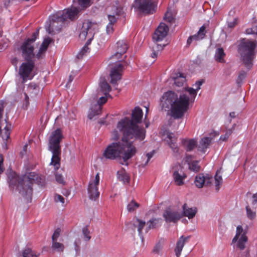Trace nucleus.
Returning <instances> with one entry per match:
<instances>
[{"label": "nucleus", "mask_w": 257, "mask_h": 257, "mask_svg": "<svg viewBox=\"0 0 257 257\" xmlns=\"http://www.w3.org/2000/svg\"><path fill=\"white\" fill-rule=\"evenodd\" d=\"M162 220L161 218H152L147 223L148 226L146 229V232L151 228H156L160 226L162 224Z\"/></svg>", "instance_id": "c756f323"}, {"label": "nucleus", "mask_w": 257, "mask_h": 257, "mask_svg": "<svg viewBox=\"0 0 257 257\" xmlns=\"http://www.w3.org/2000/svg\"><path fill=\"white\" fill-rule=\"evenodd\" d=\"M106 12L109 23L106 27V31L107 34H111L114 31V24L117 22L118 17L123 14V11L120 7L112 6L106 8Z\"/></svg>", "instance_id": "1a4fd4ad"}, {"label": "nucleus", "mask_w": 257, "mask_h": 257, "mask_svg": "<svg viewBox=\"0 0 257 257\" xmlns=\"http://www.w3.org/2000/svg\"><path fill=\"white\" fill-rule=\"evenodd\" d=\"M167 223H176L183 217L182 210L178 206H170L166 208L163 214Z\"/></svg>", "instance_id": "9d476101"}, {"label": "nucleus", "mask_w": 257, "mask_h": 257, "mask_svg": "<svg viewBox=\"0 0 257 257\" xmlns=\"http://www.w3.org/2000/svg\"><path fill=\"white\" fill-rule=\"evenodd\" d=\"M206 34L205 27L201 26L197 34L190 36L187 40V44L190 45L193 41H199L205 37Z\"/></svg>", "instance_id": "b1692460"}, {"label": "nucleus", "mask_w": 257, "mask_h": 257, "mask_svg": "<svg viewBox=\"0 0 257 257\" xmlns=\"http://www.w3.org/2000/svg\"><path fill=\"white\" fill-rule=\"evenodd\" d=\"M165 46V45H164L163 46H162L161 45L156 44L153 47L155 48V50H156V51H157V52H159V51H161L162 50H163V49Z\"/></svg>", "instance_id": "13d9d810"}, {"label": "nucleus", "mask_w": 257, "mask_h": 257, "mask_svg": "<svg viewBox=\"0 0 257 257\" xmlns=\"http://www.w3.org/2000/svg\"><path fill=\"white\" fill-rule=\"evenodd\" d=\"M45 176L33 173V182H34L39 185L43 186L45 184Z\"/></svg>", "instance_id": "4c0bfd02"}, {"label": "nucleus", "mask_w": 257, "mask_h": 257, "mask_svg": "<svg viewBox=\"0 0 257 257\" xmlns=\"http://www.w3.org/2000/svg\"><path fill=\"white\" fill-rule=\"evenodd\" d=\"M143 112L142 109L139 106L135 107L134 109L132 111V119H130L127 117H124L123 119L126 118H128L133 123V124L139 128L142 129L145 132V137L146 136V131L143 127L139 126L137 123L141 122L143 117Z\"/></svg>", "instance_id": "6ab92c4d"}, {"label": "nucleus", "mask_w": 257, "mask_h": 257, "mask_svg": "<svg viewBox=\"0 0 257 257\" xmlns=\"http://www.w3.org/2000/svg\"><path fill=\"white\" fill-rule=\"evenodd\" d=\"M10 186L16 187L17 190L28 202H31L32 196V168L25 167L24 174L20 177L11 169L7 170Z\"/></svg>", "instance_id": "7ed1b4c3"}, {"label": "nucleus", "mask_w": 257, "mask_h": 257, "mask_svg": "<svg viewBox=\"0 0 257 257\" xmlns=\"http://www.w3.org/2000/svg\"><path fill=\"white\" fill-rule=\"evenodd\" d=\"M203 83L202 80L197 81L194 85L196 86V89L186 87L183 88L188 92L189 97L184 93L178 96L172 91L165 92L160 98L162 108L165 110H170L171 115L175 119L181 118L188 109L189 103L194 101L197 95V91L200 89V86Z\"/></svg>", "instance_id": "f03ea898"}, {"label": "nucleus", "mask_w": 257, "mask_h": 257, "mask_svg": "<svg viewBox=\"0 0 257 257\" xmlns=\"http://www.w3.org/2000/svg\"><path fill=\"white\" fill-rule=\"evenodd\" d=\"M22 55L28 62L23 63L20 67L19 75L25 83L32 78V39L29 38L24 42L22 46Z\"/></svg>", "instance_id": "39448f33"}, {"label": "nucleus", "mask_w": 257, "mask_h": 257, "mask_svg": "<svg viewBox=\"0 0 257 257\" xmlns=\"http://www.w3.org/2000/svg\"><path fill=\"white\" fill-rule=\"evenodd\" d=\"M55 179L57 182L60 184L64 185L65 184L64 178L61 174L56 173L55 174Z\"/></svg>", "instance_id": "3c124183"}, {"label": "nucleus", "mask_w": 257, "mask_h": 257, "mask_svg": "<svg viewBox=\"0 0 257 257\" xmlns=\"http://www.w3.org/2000/svg\"><path fill=\"white\" fill-rule=\"evenodd\" d=\"M62 138V136L60 129L53 131L49 138V150L53 154L50 165L53 166L55 171L60 167L61 150L60 143Z\"/></svg>", "instance_id": "0eeeda50"}, {"label": "nucleus", "mask_w": 257, "mask_h": 257, "mask_svg": "<svg viewBox=\"0 0 257 257\" xmlns=\"http://www.w3.org/2000/svg\"><path fill=\"white\" fill-rule=\"evenodd\" d=\"M229 115L231 118H235V112H231L229 113Z\"/></svg>", "instance_id": "69168bd1"}, {"label": "nucleus", "mask_w": 257, "mask_h": 257, "mask_svg": "<svg viewBox=\"0 0 257 257\" xmlns=\"http://www.w3.org/2000/svg\"><path fill=\"white\" fill-rule=\"evenodd\" d=\"M162 244L160 242H158L154 246L153 251L154 253H158L162 248Z\"/></svg>", "instance_id": "4d7b16f0"}, {"label": "nucleus", "mask_w": 257, "mask_h": 257, "mask_svg": "<svg viewBox=\"0 0 257 257\" xmlns=\"http://www.w3.org/2000/svg\"><path fill=\"white\" fill-rule=\"evenodd\" d=\"M251 196V204L254 206L257 203V192L252 194L250 192H247L246 196L248 197Z\"/></svg>", "instance_id": "37998d69"}, {"label": "nucleus", "mask_w": 257, "mask_h": 257, "mask_svg": "<svg viewBox=\"0 0 257 257\" xmlns=\"http://www.w3.org/2000/svg\"><path fill=\"white\" fill-rule=\"evenodd\" d=\"M24 257H32V251L31 248H27L23 252Z\"/></svg>", "instance_id": "6e6d98bb"}, {"label": "nucleus", "mask_w": 257, "mask_h": 257, "mask_svg": "<svg viewBox=\"0 0 257 257\" xmlns=\"http://www.w3.org/2000/svg\"><path fill=\"white\" fill-rule=\"evenodd\" d=\"M164 19L166 21L172 23L174 21V18L172 16L171 13L167 12L164 16Z\"/></svg>", "instance_id": "603ef678"}, {"label": "nucleus", "mask_w": 257, "mask_h": 257, "mask_svg": "<svg viewBox=\"0 0 257 257\" xmlns=\"http://www.w3.org/2000/svg\"><path fill=\"white\" fill-rule=\"evenodd\" d=\"M27 147H28V145L26 144L24 146V148H23V150L25 151V153H27Z\"/></svg>", "instance_id": "338daca9"}, {"label": "nucleus", "mask_w": 257, "mask_h": 257, "mask_svg": "<svg viewBox=\"0 0 257 257\" xmlns=\"http://www.w3.org/2000/svg\"><path fill=\"white\" fill-rule=\"evenodd\" d=\"M225 56V53L222 48H218L216 50L215 54V60L219 62H223L224 61L223 58Z\"/></svg>", "instance_id": "58836bf2"}, {"label": "nucleus", "mask_w": 257, "mask_h": 257, "mask_svg": "<svg viewBox=\"0 0 257 257\" xmlns=\"http://www.w3.org/2000/svg\"><path fill=\"white\" fill-rule=\"evenodd\" d=\"M245 75H246L245 72L244 71H242V72H240L239 76H238V78L240 79L244 78L245 76Z\"/></svg>", "instance_id": "e2e57ef3"}, {"label": "nucleus", "mask_w": 257, "mask_h": 257, "mask_svg": "<svg viewBox=\"0 0 257 257\" xmlns=\"http://www.w3.org/2000/svg\"><path fill=\"white\" fill-rule=\"evenodd\" d=\"M99 179V175L97 173L95 177V180L89 183L87 188L88 197L92 200H97L99 196L100 193L98 190Z\"/></svg>", "instance_id": "4468645a"}, {"label": "nucleus", "mask_w": 257, "mask_h": 257, "mask_svg": "<svg viewBox=\"0 0 257 257\" xmlns=\"http://www.w3.org/2000/svg\"><path fill=\"white\" fill-rule=\"evenodd\" d=\"M172 77L174 80L175 85L178 87L183 86L186 81V78L184 74L180 72L174 74Z\"/></svg>", "instance_id": "c85d7f7f"}, {"label": "nucleus", "mask_w": 257, "mask_h": 257, "mask_svg": "<svg viewBox=\"0 0 257 257\" xmlns=\"http://www.w3.org/2000/svg\"><path fill=\"white\" fill-rule=\"evenodd\" d=\"M74 244H75V250L77 251V250H78V248H79V247H78V245H77V244L76 242H74Z\"/></svg>", "instance_id": "774afa93"}, {"label": "nucleus", "mask_w": 257, "mask_h": 257, "mask_svg": "<svg viewBox=\"0 0 257 257\" xmlns=\"http://www.w3.org/2000/svg\"><path fill=\"white\" fill-rule=\"evenodd\" d=\"M192 157L190 155H187L185 161L189 165V168L194 172H198L200 170V166L199 165V162L197 161H192Z\"/></svg>", "instance_id": "bb28decb"}, {"label": "nucleus", "mask_w": 257, "mask_h": 257, "mask_svg": "<svg viewBox=\"0 0 257 257\" xmlns=\"http://www.w3.org/2000/svg\"><path fill=\"white\" fill-rule=\"evenodd\" d=\"M133 225L135 227H137L139 235L143 239L142 229L144 228L146 225V222L139 219H136L133 220Z\"/></svg>", "instance_id": "473e14b6"}, {"label": "nucleus", "mask_w": 257, "mask_h": 257, "mask_svg": "<svg viewBox=\"0 0 257 257\" xmlns=\"http://www.w3.org/2000/svg\"><path fill=\"white\" fill-rule=\"evenodd\" d=\"M60 232H61V229L59 228H57L55 230V231L52 236V242L57 241V239H58L59 236H60Z\"/></svg>", "instance_id": "8fccbe9b"}, {"label": "nucleus", "mask_w": 257, "mask_h": 257, "mask_svg": "<svg viewBox=\"0 0 257 257\" xmlns=\"http://www.w3.org/2000/svg\"><path fill=\"white\" fill-rule=\"evenodd\" d=\"M220 174V171L218 170L214 176L215 190L216 191H219L223 182L222 176Z\"/></svg>", "instance_id": "c9c22d12"}, {"label": "nucleus", "mask_w": 257, "mask_h": 257, "mask_svg": "<svg viewBox=\"0 0 257 257\" xmlns=\"http://www.w3.org/2000/svg\"><path fill=\"white\" fill-rule=\"evenodd\" d=\"M257 41L251 39H242L238 46V52L244 65L248 68L252 66V62L255 55Z\"/></svg>", "instance_id": "423d86ee"}, {"label": "nucleus", "mask_w": 257, "mask_h": 257, "mask_svg": "<svg viewBox=\"0 0 257 257\" xmlns=\"http://www.w3.org/2000/svg\"><path fill=\"white\" fill-rule=\"evenodd\" d=\"M100 90L105 95V96H109V92L111 90V87L109 84L104 79L101 80L99 83Z\"/></svg>", "instance_id": "2f4dec72"}, {"label": "nucleus", "mask_w": 257, "mask_h": 257, "mask_svg": "<svg viewBox=\"0 0 257 257\" xmlns=\"http://www.w3.org/2000/svg\"><path fill=\"white\" fill-rule=\"evenodd\" d=\"M51 247L53 250L59 252H63L65 248L63 243L57 241L52 242Z\"/></svg>", "instance_id": "ea45409f"}, {"label": "nucleus", "mask_w": 257, "mask_h": 257, "mask_svg": "<svg viewBox=\"0 0 257 257\" xmlns=\"http://www.w3.org/2000/svg\"><path fill=\"white\" fill-rule=\"evenodd\" d=\"M255 209L256 207H254L253 206H252L251 208L248 204L246 205V216L249 219L253 220L255 218L256 215Z\"/></svg>", "instance_id": "f704fd0d"}, {"label": "nucleus", "mask_w": 257, "mask_h": 257, "mask_svg": "<svg viewBox=\"0 0 257 257\" xmlns=\"http://www.w3.org/2000/svg\"><path fill=\"white\" fill-rule=\"evenodd\" d=\"M82 233L84 235V239L85 240L88 241L90 239L91 236L89 235L90 232L87 226L83 228Z\"/></svg>", "instance_id": "de8ad7c7"}, {"label": "nucleus", "mask_w": 257, "mask_h": 257, "mask_svg": "<svg viewBox=\"0 0 257 257\" xmlns=\"http://www.w3.org/2000/svg\"><path fill=\"white\" fill-rule=\"evenodd\" d=\"M79 12V9L73 7L54 14L50 17V21L46 26L47 31L49 34L59 32L64 22L68 19L71 20L76 19Z\"/></svg>", "instance_id": "20e7f679"}, {"label": "nucleus", "mask_w": 257, "mask_h": 257, "mask_svg": "<svg viewBox=\"0 0 257 257\" xmlns=\"http://www.w3.org/2000/svg\"><path fill=\"white\" fill-rule=\"evenodd\" d=\"M154 154V151L147 153L144 157H143L142 159H143V160H145L146 158H147V160L145 161L143 160L141 163V165L143 167L147 165L150 159L153 157Z\"/></svg>", "instance_id": "a19ab883"}, {"label": "nucleus", "mask_w": 257, "mask_h": 257, "mask_svg": "<svg viewBox=\"0 0 257 257\" xmlns=\"http://www.w3.org/2000/svg\"><path fill=\"white\" fill-rule=\"evenodd\" d=\"M212 177L208 175L206 176L203 174L197 175L194 181L195 186L198 188H201L204 186H209L212 184Z\"/></svg>", "instance_id": "a211bd4d"}, {"label": "nucleus", "mask_w": 257, "mask_h": 257, "mask_svg": "<svg viewBox=\"0 0 257 257\" xmlns=\"http://www.w3.org/2000/svg\"><path fill=\"white\" fill-rule=\"evenodd\" d=\"M153 52L152 53L151 56H152V58H156L157 57L158 54V52L156 51V50H155V48L154 47H153Z\"/></svg>", "instance_id": "052dcab7"}, {"label": "nucleus", "mask_w": 257, "mask_h": 257, "mask_svg": "<svg viewBox=\"0 0 257 257\" xmlns=\"http://www.w3.org/2000/svg\"><path fill=\"white\" fill-rule=\"evenodd\" d=\"M212 141V138L204 137L201 139L198 146L199 151L205 153L206 149L210 146Z\"/></svg>", "instance_id": "cd10ccee"}, {"label": "nucleus", "mask_w": 257, "mask_h": 257, "mask_svg": "<svg viewBox=\"0 0 257 257\" xmlns=\"http://www.w3.org/2000/svg\"><path fill=\"white\" fill-rule=\"evenodd\" d=\"M54 199L55 201L57 203L60 202L62 204H64L65 202V200L63 197L58 194H55Z\"/></svg>", "instance_id": "864d4df0"}, {"label": "nucleus", "mask_w": 257, "mask_h": 257, "mask_svg": "<svg viewBox=\"0 0 257 257\" xmlns=\"http://www.w3.org/2000/svg\"><path fill=\"white\" fill-rule=\"evenodd\" d=\"M168 31V27L165 23H161L153 36V41L155 42L162 41L167 36Z\"/></svg>", "instance_id": "f3484780"}, {"label": "nucleus", "mask_w": 257, "mask_h": 257, "mask_svg": "<svg viewBox=\"0 0 257 257\" xmlns=\"http://www.w3.org/2000/svg\"><path fill=\"white\" fill-rule=\"evenodd\" d=\"M167 141L173 152L179 154V149L176 144L177 138L173 133L169 132L167 133Z\"/></svg>", "instance_id": "5701e85b"}, {"label": "nucleus", "mask_w": 257, "mask_h": 257, "mask_svg": "<svg viewBox=\"0 0 257 257\" xmlns=\"http://www.w3.org/2000/svg\"><path fill=\"white\" fill-rule=\"evenodd\" d=\"M139 206V204L134 201H132L127 206V209L129 212L134 211Z\"/></svg>", "instance_id": "c03bdc74"}, {"label": "nucleus", "mask_w": 257, "mask_h": 257, "mask_svg": "<svg viewBox=\"0 0 257 257\" xmlns=\"http://www.w3.org/2000/svg\"><path fill=\"white\" fill-rule=\"evenodd\" d=\"M182 143L187 151H190L196 146V141L194 139L187 140H182Z\"/></svg>", "instance_id": "72a5a7b5"}, {"label": "nucleus", "mask_w": 257, "mask_h": 257, "mask_svg": "<svg viewBox=\"0 0 257 257\" xmlns=\"http://www.w3.org/2000/svg\"><path fill=\"white\" fill-rule=\"evenodd\" d=\"M99 29V25L89 20H85L80 29L79 37L81 40H87V44H90L95 34Z\"/></svg>", "instance_id": "6e6552de"}, {"label": "nucleus", "mask_w": 257, "mask_h": 257, "mask_svg": "<svg viewBox=\"0 0 257 257\" xmlns=\"http://www.w3.org/2000/svg\"><path fill=\"white\" fill-rule=\"evenodd\" d=\"M89 45V44H87V41L85 45L83 47V48L81 49L79 53L78 54V58H81L84 55H85L86 54L88 53L89 52V48L88 47V46Z\"/></svg>", "instance_id": "79ce46f5"}, {"label": "nucleus", "mask_w": 257, "mask_h": 257, "mask_svg": "<svg viewBox=\"0 0 257 257\" xmlns=\"http://www.w3.org/2000/svg\"><path fill=\"white\" fill-rule=\"evenodd\" d=\"M172 177L175 183L178 186L183 185L187 176L183 171L182 167L178 165L172 169Z\"/></svg>", "instance_id": "dca6fc26"}, {"label": "nucleus", "mask_w": 257, "mask_h": 257, "mask_svg": "<svg viewBox=\"0 0 257 257\" xmlns=\"http://www.w3.org/2000/svg\"><path fill=\"white\" fill-rule=\"evenodd\" d=\"M3 158L2 156L0 155V174H2L4 171V167L3 165Z\"/></svg>", "instance_id": "bf43d9fd"}, {"label": "nucleus", "mask_w": 257, "mask_h": 257, "mask_svg": "<svg viewBox=\"0 0 257 257\" xmlns=\"http://www.w3.org/2000/svg\"><path fill=\"white\" fill-rule=\"evenodd\" d=\"M25 103L24 104V107H25L26 108L27 107L28 105L29 104L28 99L29 97L27 94H25Z\"/></svg>", "instance_id": "680f3d73"}, {"label": "nucleus", "mask_w": 257, "mask_h": 257, "mask_svg": "<svg viewBox=\"0 0 257 257\" xmlns=\"http://www.w3.org/2000/svg\"><path fill=\"white\" fill-rule=\"evenodd\" d=\"M123 69V66L119 63L112 65L110 72V83L116 84L120 80Z\"/></svg>", "instance_id": "2eb2a0df"}, {"label": "nucleus", "mask_w": 257, "mask_h": 257, "mask_svg": "<svg viewBox=\"0 0 257 257\" xmlns=\"http://www.w3.org/2000/svg\"><path fill=\"white\" fill-rule=\"evenodd\" d=\"M238 19L237 18H233L232 21H228V27L230 28H234L237 24Z\"/></svg>", "instance_id": "5fc2aeb1"}, {"label": "nucleus", "mask_w": 257, "mask_h": 257, "mask_svg": "<svg viewBox=\"0 0 257 257\" xmlns=\"http://www.w3.org/2000/svg\"><path fill=\"white\" fill-rule=\"evenodd\" d=\"M4 103L0 101V135L4 140L9 138L11 125L8 124L6 118L3 119Z\"/></svg>", "instance_id": "ddd939ff"}, {"label": "nucleus", "mask_w": 257, "mask_h": 257, "mask_svg": "<svg viewBox=\"0 0 257 257\" xmlns=\"http://www.w3.org/2000/svg\"><path fill=\"white\" fill-rule=\"evenodd\" d=\"M247 240L246 231L243 230L242 226L238 225L236 227V234L232 239V242L236 243L237 248L240 250H243Z\"/></svg>", "instance_id": "f8f14e48"}, {"label": "nucleus", "mask_w": 257, "mask_h": 257, "mask_svg": "<svg viewBox=\"0 0 257 257\" xmlns=\"http://www.w3.org/2000/svg\"><path fill=\"white\" fill-rule=\"evenodd\" d=\"M134 7L145 14H152L156 11L157 5L154 0H135Z\"/></svg>", "instance_id": "9b49d317"}, {"label": "nucleus", "mask_w": 257, "mask_h": 257, "mask_svg": "<svg viewBox=\"0 0 257 257\" xmlns=\"http://www.w3.org/2000/svg\"><path fill=\"white\" fill-rule=\"evenodd\" d=\"M91 0H78L79 5L83 9L86 8L91 5Z\"/></svg>", "instance_id": "49530a36"}, {"label": "nucleus", "mask_w": 257, "mask_h": 257, "mask_svg": "<svg viewBox=\"0 0 257 257\" xmlns=\"http://www.w3.org/2000/svg\"><path fill=\"white\" fill-rule=\"evenodd\" d=\"M70 191L68 190H66L64 192H63V194L65 196H68L70 195Z\"/></svg>", "instance_id": "0e129e2a"}, {"label": "nucleus", "mask_w": 257, "mask_h": 257, "mask_svg": "<svg viewBox=\"0 0 257 257\" xmlns=\"http://www.w3.org/2000/svg\"><path fill=\"white\" fill-rule=\"evenodd\" d=\"M232 133V129L227 130L224 135H221L220 137V140L226 141Z\"/></svg>", "instance_id": "09e8293b"}, {"label": "nucleus", "mask_w": 257, "mask_h": 257, "mask_svg": "<svg viewBox=\"0 0 257 257\" xmlns=\"http://www.w3.org/2000/svg\"><path fill=\"white\" fill-rule=\"evenodd\" d=\"M190 238V236H184L183 235L181 236L176 243V246L175 248V254L177 257H180L183 248L185 245V244L188 241V240Z\"/></svg>", "instance_id": "4be33fe9"}, {"label": "nucleus", "mask_w": 257, "mask_h": 257, "mask_svg": "<svg viewBox=\"0 0 257 257\" xmlns=\"http://www.w3.org/2000/svg\"><path fill=\"white\" fill-rule=\"evenodd\" d=\"M128 46L125 41L120 40L116 43V53L110 57L111 59L116 60L121 58L127 50Z\"/></svg>", "instance_id": "aec40b11"}, {"label": "nucleus", "mask_w": 257, "mask_h": 257, "mask_svg": "<svg viewBox=\"0 0 257 257\" xmlns=\"http://www.w3.org/2000/svg\"><path fill=\"white\" fill-rule=\"evenodd\" d=\"M51 41L52 39L50 38L44 39L41 45L38 52L36 54V58L37 59H41L45 56V52Z\"/></svg>", "instance_id": "a878e982"}, {"label": "nucleus", "mask_w": 257, "mask_h": 257, "mask_svg": "<svg viewBox=\"0 0 257 257\" xmlns=\"http://www.w3.org/2000/svg\"><path fill=\"white\" fill-rule=\"evenodd\" d=\"M245 33L246 34H257V24L254 23L253 24L252 27L250 28H247L245 30Z\"/></svg>", "instance_id": "a18cd8bd"}, {"label": "nucleus", "mask_w": 257, "mask_h": 257, "mask_svg": "<svg viewBox=\"0 0 257 257\" xmlns=\"http://www.w3.org/2000/svg\"><path fill=\"white\" fill-rule=\"evenodd\" d=\"M181 208L182 209V213L183 214V217L186 216L189 219L194 218L197 212V209L196 207L189 208L187 206L186 203H184L182 206Z\"/></svg>", "instance_id": "393cba45"}, {"label": "nucleus", "mask_w": 257, "mask_h": 257, "mask_svg": "<svg viewBox=\"0 0 257 257\" xmlns=\"http://www.w3.org/2000/svg\"><path fill=\"white\" fill-rule=\"evenodd\" d=\"M37 80H35L34 82V84L33 85V90H35V93L36 95H39L41 94L42 91V85H41V86H40L41 82L43 81L44 79V77L43 76H41L40 74L36 77ZM33 93L34 92L33 91Z\"/></svg>", "instance_id": "7c9ffc66"}, {"label": "nucleus", "mask_w": 257, "mask_h": 257, "mask_svg": "<svg viewBox=\"0 0 257 257\" xmlns=\"http://www.w3.org/2000/svg\"><path fill=\"white\" fill-rule=\"evenodd\" d=\"M117 177L118 180L123 182V183L129 182L130 177L128 174L123 170H121L117 172Z\"/></svg>", "instance_id": "e433bc0d"}, {"label": "nucleus", "mask_w": 257, "mask_h": 257, "mask_svg": "<svg viewBox=\"0 0 257 257\" xmlns=\"http://www.w3.org/2000/svg\"><path fill=\"white\" fill-rule=\"evenodd\" d=\"M117 130L112 132V138L117 140L120 137L118 131L122 134L121 142L112 143L106 148L103 156L107 159L114 160L123 154L124 161H126L136 153L137 150L134 144L145 139V132L134 125L128 119H121L116 126Z\"/></svg>", "instance_id": "f257e3e1"}, {"label": "nucleus", "mask_w": 257, "mask_h": 257, "mask_svg": "<svg viewBox=\"0 0 257 257\" xmlns=\"http://www.w3.org/2000/svg\"><path fill=\"white\" fill-rule=\"evenodd\" d=\"M106 97L107 96L101 97L97 101V104L95 105L94 110L91 109L88 115L89 119H92L94 116L98 115L101 112V108L100 105L106 102L107 100Z\"/></svg>", "instance_id": "412c9836"}]
</instances>
